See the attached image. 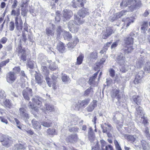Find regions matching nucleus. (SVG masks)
<instances>
[{
    "mask_svg": "<svg viewBox=\"0 0 150 150\" xmlns=\"http://www.w3.org/2000/svg\"><path fill=\"white\" fill-rule=\"evenodd\" d=\"M104 125H105V126H107L109 128L107 129V127L103 128V126H101V127L103 129L102 131L103 133H106L107 134L108 137H111L112 136V134L110 133L109 132L112 130L113 127H112L111 125L110 124H107L106 123H105Z\"/></svg>",
    "mask_w": 150,
    "mask_h": 150,
    "instance_id": "nucleus-13",
    "label": "nucleus"
},
{
    "mask_svg": "<svg viewBox=\"0 0 150 150\" xmlns=\"http://www.w3.org/2000/svg\"><path fill=\"white\" fill-rule=\"evenodd\" d=\"M19 115L22 118L24 119H28L29 118L28 114L26 112L25 109L23 108H21L19 109Z\"/></svg>",
    "mask_w": 150,
    "mask_h": 150,
    "instance_id": "nucleus-16",
    "label": "nucleus"
},
{
    "mask_svg": "<svg viewBox=\"0 0 150 150\" xmlns=\"http://www.w3.org/2000/svg\"><path fill=\"white\" fill-rule=\"evenodd\" d=\"M64 38H71V34L69 32L67 31H64L62 33Z\"/></svg>",
    "mask_w": 150,
    "mask_h": 150,
    "instance_id": "nucleus-52",
    "label": "nucleus"
},
{
    "mask_svg": "<svg viewBox=\"0 0 150 150\" xmlns=\"http://www.w3.org/2000/svg\"><path fill=\"white\" fill-rule=\"evenodd\" d=\"M27 66L30 69H33L34 67V64L33 62L30 61L28 62Z\"/></svg>",
    "mask_w": 150,
    "mask_h": 150,
    "instance_id": "nucleus-61",
    "label": "nucleus"
},
{
    "mask_svg": "<svg viewBox=\"0 0 150 150\" xmlns=\"http://www.w3.org/2000/svg\"><path fill=\"white\" fill-rule=\"evenodd\" d=\"M136 111L135 112V115L137 117H141L145 115L142 108L140 106L136 108Z\"/></svg>",
    "mask_w": 150,
    "mask_h": 150,
    "instance_id": "nucleus-20",
    "label": "nucleus"
},
{
    "mask_svg": "<svg viewBox=\"0 0 150 150\" xmlns=\"http://www.w3.org/2000/svg\"><path fill=\"white\" fill-rule=\"evenodd\" d=\"M41 70L42 73L45 76H48L49 73V70L46 66H42L41 67Z\"/></svg>",
    "mask_w": 150,
    "mask_h": 150,
    "instance_id": "nucleus-37",
    "label": "nucleus"
},
{
    "mask_svg": "<svg viewBox=\"0 0 150 150\" xmlns=\"http://www.w3.org/2000/svg\"><path fill=\"white\" fill-rule=\"evenodd\" d=\"M146 59L144 57H142V55H140L137 61L136 64L135 66V68L140 69L142 68Z\"/></svg>",
    "mask_w": 150,
    "mask_h": 150,
    "instance_id": "nucleus-12",
    "label": "nucleus"
},
{
    "mask_svg": "<svg viewBox=\"0 0 150 150\" xmlns=\"http://www.w3.org/2000/svg\"><path fill=\"white\" fill-rule=\"evenodd\" d=\"M69 42L67 44L68 47L71 50L79 42L78 38H67Z\"/></svg>",
    "mask_w": 150,
    "mask_h": 150,
    "instance_id": "nucleus-8",
    "label": "nucleus"
},
{
    "mask_svg": "<svg viewBox=\"0 0 150 150\" xmlns=\"http://www.w3.org/2000/svg\"><path fill=\"white\" fill-rule=\"evenodd\" d=\"M22 95L25 100H29L30 99L29 96H31L32 95V89L29 88H26L23 91Z\"/></svg>",
    "mask_w": 150,
    "mask_h": 150,
    "instance_id": "nucleus-9",
    "label": "nucleus"
},
{
    "mask_svg": "<svg viewBox=\"0 0 150 150\" xmlns=\"http://www.w3.org/2000/svg\"><path fill=\"white\" fill-rule=\"evenodd\" d=\"M33 126L35 129L38 130H39L41 129V125L39 123L36 121L35 119H33L31 121Z\"/></svg>",
    "mask_w": 150,
    "mask_h": 150,
    "instance_id": "nucleus-28",
    "label": "nucleus"
},
{
    "mask_svg": "<svg viewBox=\"0 0 150 150\" xmlns=\"http://www.w3.org/2000/svg\"><path fill=\"white\" fill-rule=\"evenodd\" d=\"M35 82L40 85H41L43 82L41 76L39 74H37L35 76Z\"/></svg>",
    "mask_w": 150,
    "mask_h": 150,
    "instance_id": "nucleus-32",
    "label": "nucleus"
},
{
    "mask_svg": "<svg viewBox=\"0 0 150 150\" xmlns=\"http://www.w3.org/2000/svg\"><path fill=\"white\" fill-rule=\"evenodd\" d=\"M77 139L78 138L76 135H72L69 136L66 140L68 142L74 143L77 141Z\"/></svg>",
    "mask_w": 150,
    "mask_h": 150,
    "instance_id": "nucleus-27",
    "label": "nucleus"
},
{
    "mask_svg": "<svg viewBox=\"0 0 150 150\" xmlns=\"http://www.w3.org/2000/svg\"><path fill=\"white\" fill-rule=\"evenodd\" d=\"M32 103L29 102L28 103V107L29 108L32 109L38 112L39 110V108H40L41 109H42L41 108L42 105V103L38 99V98L36 97H33L32 99Z\"/></svg>",
    "mask_w": 150,
    "mask_h": 150,
    "instance_id": "nucleus-4",
    "label": "nucleus"
},
{
    "mask_svg": "<svg viewBox=\"0 0 150 150\" xmlns=\"http://www.w3.org/2000/svg\"><path fill=\"white\" fill-rule=\"evenodd\" d=\"M127 12V11L126 10H124L121 11L119 13L117 14V17L120 18L122 16H123L125 15Z\"/></svg>",
    "mask_w": 150,
    "mask_h": 150,
    "instance_id": "nucleus-51",
    "label": "nucleus"
},
{
    "mask_svg": "<svg viewBox=\"0 0 150 150\" xmlns=\"http://www.w3.org/2000/svg\"><path fill=\"white\" fill-rule=\"evenodd\" d=\"M68 28L70 31L74 33L77 32L78 30L79 25L73 21H70L68 24Z\"/></svg>",
    "mask_w": 150,
    "mask_h": 150,
    "instance_id": "nucleus-7",
    "label": "nucleus"
},
{
    "mask_svg": "<svg viewBox=\"0 0 150 150\" xmlns=\"http://www.w3.org/2000/svg\"><path fill=\"white\" fill-rule=\"evenodd\" d=\"M103 35L106 37L110 35L113 32L112 28L108 27L106 28V31L103 32Z\"/></svg>",
    "mask_w": 150,
    "mask_h": 150,
    "instance_id": "nucleus-30",
    "label": "nucleus"
},
{
    "mask_svg": "<svg viewBox=\"0 0 150 150\" xmlns=\"http://www.w3.org/2000/svg\"><path fill=\"white\" fill-rule=\"evenodd\" d=\"M144 69L145 71L147 73L150 72V62H147L145 65Z\"/></svg>",
    "mask_w": 150,
    "mask_h": 150,
    "instance_id": "nucleus-40",
    "label": "nucleus"
},
{
    "mask_svg": "<svg viewBox=\"0 0 150 150\" xmlns=\"http://www.w3.org/2000/svg\"><path fill=\"white\" fill-rule=\"evenodd\" d=\"M89 10L87 8H83L79 10L77 14H74V19L79 24H82L84 22L83 18L87 15Z\"/></svg>",
    "mask_w": 150,
    "mask_h": 150,
    "instance_id": "nucleus-2",
    "label": "nucleus"
},
{
    "mask_svg": "<svg viewBox=\"0 0 150 150\" xmlns=\"http://www.w3.org/2000/svg\"><path fill=\"white\" fill-rule=\"evenodd\" d=\"M90 99L87 98L82 100L80 103L81 106L84 108L90 102Z\"/></svg>",
    "mask_w": 150,
    "mask_h": 150,
    "instance_id": "nucleus-38",
    "label": "nucleus"
},
{
    "mask_svg": "<svg viewBox=\"0 0 150 150\" xmlns=\"http://www.w3.org/2000/svg\"><path fill=\"white\" fill-rule=\"evenodd\" d=\"M20 14V12L19 10V8H18L16 11H15L14 9H13L11 13V15H13L14 16H16L17 17L18 16H19Z\"/></svg>",
    "mask_w": 150,
    "mask_h": 150,
    "instance_id": "nucleus-43",
    "label": "nucleus"
},
{
    "mask_svg": "<svg viewBox=\"0 0 150 150\" xmlns=\"http://www.w3.org/2000/svg\"><path fill=\"white\" fill-rule=\"evenodd\" d=\"M110 75L112 77H113L115 75V71L112 68L110 69L109 70Z\"/></svg>",
    "mask_w": 150,
    "mask_h": 150,
    "instance_id": "nucleus-60",
    "label": "nucleus"
},
{
    "mask_svg": "<svg viewBox=\"0 0 150 150\" xmlns=\"http://www.w3.org/2000/svg\"><path fill=\"white\" fill-rule=\"evenodd\" d=\"M21 69L20 67L18 66L15 67L13 69V72H14V74H18L19 72L20 71Z\"/></svg>",
    "mask_w": 150,
    "mask_h": 150,
    "instance_id": "nucleus-55",
    "label": "nucleus"
},
{
    "mask_svg": "<svg viewBox=\"0 0 150 150\" xmlns=\"http://www.w3.org/2000/svg\"><path fill=\"white\" fill-rule=\"evenodd\" d=\"M9 62V59H8L5 61H2L1 63H0V65L2 67L6 65V64L8 63Z\"/></svg>",
    "mask_w": 150,
    "mask_h": 150,
    "instance_id": "nucleus-59",
    "label": "nucleus"
},
{
    "mask_svg": "<svg viewBox=\"0 0 150 150\" xmlns=\"http://www.w3.org/2000/svg\"><path fill=\"white\" fill-rule=\"evenodd\" d=\"M97 53L96 52H92L90 53L88 58L91 60L93 59H96L97 58Z\"/></svg>",
    "mask_w": 150,
    "mask_h": 150,
    "instance_id": "nucleus-42",
    "label": "nucleus"
},
{
    "mask_svg": "<svg viewBox=\"0 0 150 150\" xmlns=\"http://www.w3.org/2000/svg\"><path fill=\"white\" fill-rule=\"evenodd\" d=\"M63 32L62 29L61 27L60 26H59L58 27V28L57 30V38L60 37V35L61 33H63Z\"/></svg>",
    "mask_w": 150,
    "mask_h": 150,
    "instance_id": "nucleus-50",
    "label": "nucleus"
},
{
    "mask_svg": "<svg viewBox=\"0 0 150 150\" xmlns=\"http://www.w3.org/2000/svg\"><path fill=\"white\" fill-rule=\"evenodd\" d=\"M125 57L122 53L119 54L117 56L115 60L120 65H123L125 63Z\"/></svg>",
    "mask_w": 150,
    "mask_h": 150,
    "instance_id": "nucleus-14",
    "label": "nucleus"
},
{
    "mask_svg": "<svg viewBox=\"0 0 150 150\" xmlns=\"http://www.w3.org/2000/svg\"><path fill=\"white\" fill-rule=\"evenodd\" d=\"M143 150H150V146L148 143L144 140L140 141Z\"/></svg>",
    "mask_w": 150,
    "mask_h": 150,
    "instance_id": "nucleus-29",
    "label": "nucleus"
},
{
    "mask_svg": "<svg viewBox=\"0 0 150 150\" xmlns=\"http://www.w3.org/2000/svg\"><path fill=\"white\" fill-rule=\"evenodd\" d=\"M14 28V23L13 22H11L9 23V29L10 30H13Z\"/></svg>",
    "mask_w": 150,
    "mask_h": 150,
    "instance_id": "nucleus-62",
    "label": "nucleus"
},
{
    "mask_svg": "<svg viewBox=\"0 0 150 150\" xmlns=\"http://www.w3.org/2000/svg\"><path fill=\"white\" fill-rule=\"evenodd\" d=\"M128 139L132 141V143L134 144V146L136 147H141L139 144V141L137 140L136 138L134 136L128 135L127 136Z\"/></svg>",
    "mask_w": 150,
    "mask_h": 150,
    "instance_id": "nucleus-19",
    "label": "nucleus"
},
{
    "mask_svg": "<svg viewBox=\"0 0 150 150\" xmlns=\"http://www.w3.org/2000/svg\"><path fill=\"white\" fill-rule=\"evenodd\" d=\"M84 56L82 54H80L77 57L76 64L79 65L81 64L82 62Z\"/></svg>",
    "mask_w": 150,
    "mask_h": 150,
    "instance_id": "nucleus-39",
    "label": "nucleus"
},
{
    "mask_svg": "<svg viewBox=\"0 0 150 150\" xmlns=\"http://www.w3.org/2000/svg\"><path fill=\"white\" fill-rule=\"evenodd\" d=\"M93 89L91 87L85 91L84 95L85 96L89 95L91 96L93 94Z\"/></svg>",
    "mask_w": 150,
    "mask_h": 150,
    "instance_id": "nucleus-33",
    "label": "nucleus"
},
{
    "mask_svg": "<svg viewBox=\"0 0 150 150\" xmlns=\"http://www.w3.org/2000/svg\"><path fill=\"white\" fill-rule=\"evenodd\" d=\"M3 104L4 106L9 108L12 107V104L9 100L6 99L3 100Z\"/></svg>",
    "mask_w": 150,
    "mask_h": 150,
    "instance_id": "nucleus-35",
    "label": "nucleus"
},
{
    "mask_svg": "<svg viewBox=\"0 0 150 150\" xmlns=\"http://www.w3.org/2000/svg\"><path fill=\"white\" fill-rule=\"evenodd\" d=\"M1 137L2 138L0 139V141L2 142V144L6 147H9L11 142V140L8 138H4V136H2Z\"/></svg>",
    "mask_w": 150,
    "mask_h": 150,
    "instance_id": "nucleus-23",
    "label": "nucleus"
},
{
    "mask_svg": "<svg viewBox=\"0 0 150 150\" xmlns=\"http://www.w3.org/2000/svg\"><path fill=\"white\" fill-rule=\"evenodd\" d=\"M133 38H125L124 40V43L123 45V50L125 53H131L133 50Z\"/></svg>",
    "mask_w": 150,
    "mask_h": 150,
    "instance_id": "nucleus-3",
    "label": "nucleus"
},
{
    "mask_svg": "<svg viewBox=\"0 0 150 150\" xmlns=\"http://www.w3.org/2000/svg\"><path fill=\"white\" fill-rule=\"evenodd\" d=\"M72 6L73 7L76 8L77 6L79 7H83L85 4L86 3V0H78L76 1L73 0L72 1Z\"/></svg>",
    "mask_w": 150,
    "mask_h": 150,
    "instance_id": "nucleus-10",
    "label": "nucleus"
},
{
    "mask_svg": "<svg viewBox=\"0 0 150 150\" xmlns=\"http://www.w3.org/2000/svg\"><path fill=\"white\" fill-rule=\"evenodd\" d=\"M15 147L17 149H22L24 148L23 146L20 144H16L15 145Z\"/></svg>",
    "mask_w": 150,
    "mask_h": 150,
    "instance_id": "nucleus-64",
    "label": "nucleus"
},
{
    "mask_svg": "<svg viewBox=\"0 0 150 150\" xmlns=\"http://www.w3.org/2000/svg\"><path fill=\"white\" fill-rule=\"evenodd\" d=\"M135 18L134 17H130L124 18L122 21L124 22L125 25H126V28H128L131 23L134 22Z\"/></svg>",
    "mask_w": 150,
    "mask_h": 150,
    "instance_id": "nucleus-15",
    "label": "nucleus"
},
{
    "mask_svg": "<svg viewBox=\"0 0 150 150\" xmlns=\"http://www.w3.org/2000/svg\"><path fill=\"white\" fill-rule=\"evenodd\" d=\"M48 62L50 64L49 68L51 70L53 71L56 70L58 67L54 62H52L51 60L48 61Z\"/></svg>",
    "mask_w": 150,
    "mask_h": 150,
    "instance_id": "nucleus-31",
    "label": "nucleus"
},
{
    "mask_svg": "<svg viewBox=\"0 0 150 150\" xmlns=\"http://www.w3.org/2000/svg\"><path fill=\"white\" fill-rule=\"evenodd\" d=\"M99 71L95 73L93 76L91 77L89 80L88 82L91 85L94 86L96 85V83L95 82L94 80L97 77V75L98 74Z\"/></svg>",
    "mask_w": 150,
    "mask_h": 150,
    "instance_id": "nucleus-26",
    "label": "nucleus"
},
{
    "mask_svg": "<svg viewBox=\"0 0 150 150\" xmlns=\"http://www.w3.org/2000/svg\"><path fill=\"white\" fill-rule=\"evenodd\" d=\"M127 67V66L126 65L124 64L123 65H120V71L122 73H125L127 71L128 69Z\"/></svg>",
    "mask_w": 150,
    "mask_h": 150,
    "instance_id": "nucleus-44",
    "label": "nucleus"
},
{
    "mask_svg": "<svg viewBox=\"0 0 150 150\" xmlns=\"http://www.w3.org/2000/svg\"><path fill=\"white\" fill-rule=\"evenodd\" d=\"M48 76H46L45 77V79L49 86L51 87L52 84V82L50 81V79Z\"/></svg>",
    "mask_w": 150,
    "mask_h": 150,
    "instance_id": "nucleus-57",
    "label": "nucleus"
},
{
    "mask_svg": "<svg viewBox=\"0 0 150 150\" xmlns=\"http://www.w3.org/2000/svg\"><path fill=\"white\" fill-rule=\"evenodd\" d=\"M114 144L115 145L116 150H122L117 140L114 141Z\"/></svg>",
    "mask_w": 150,
    "mask_h": 150,
    "instance_id": "nucleus-54",
    "label": "nucleus"
},
{
    "mask_svg": "<svg viewBox=\"0 0 150 150\" xmlns=\"http://www.w3.org/2000/svg\"><path fill=\"white\" fill-rule=\"evenodd\" d=\"M111 96L112 98H116L117 99L118 101L116 102V104L118 106L121 105L122 97L120 93V90L118 89H113L111 92Z\"/></svg>",
    "mask_w": 150,
    "mask_h": 150,
    "instance_id": "nucleus-5",
    "label": "nucleus"
},
{
    "mask_svg": "<svg viewBox=\"0 0 150 150\" xmlns=\"http://www.w3.org/2000/svg\"><path fill=\"white\" fill-rule=\"evenodd\" d=\"M63 17L66 20L70 19L73 15L71 11L69 10L65 9L62 11Z\"/></svg>",
    "mask_w": 150,
    "mask_h": 150,
    "instance_id": "nucleus-17",
    "label": "nucleus"
},
{
    "mask_svg": "<svg viewBox=\"0 0 150 150\" xmlns=\"http://www.w3.org/2000/svg\"><path fill=\"white\" fill-rule=\"evenodd\" d=\"M15 24L16 28L18 30H20L22 29L23 23L21 18L16 17L15 18Z\"/></svg>",
    "mask_w": 150,
    "mask_h": 150,
    "instance_id": "nucleus-18",
    "label": "nucleus"
},
{
    "mask_svg": "<svg viewBox=\"0 0 150 150\" xmlns=\"http://www.w3.org/2000/svg\"><path fill=\"white\" fill-rule=\"evenodd\" d=\"M100 142V146L97 142L95 146L92 147L91 150H108L105 142L103 140H101Z\"/></svg>",
    "mask_w": 150,
    "mask_h": 150,
    "instance_id": "nucleus-6",
    "label": "nucleus"
},
{
    "mask_svg": "<svg viewBox=\"0 0 150 150\" xmlns=\"http://www.w3.org/2000/svg\"><path fill=\"white\" fill-rule=\"evenodd\" d=\"M88 133V137L89 140L91 142H93L95 139V135L91 127H89Z\"/></svg>",
    "mask_w": 150,
    "mask_h": 150,
    "instance_id": "nucleus-22",
    "label": "nucleus"
},
{
    "mask_svg": "<svg viewBox=\"0 0 150 150\" xmlns=\"http://www.w3.org/2000/svg\"><path fill=\"white\" fill-rule=\"evenodd\" d=\"M144 72L142 71H141L139 72L138 74L136 75L137 78H142L143 76V74Z\"/></svg>",
    "mask_w": 150,
    "mask_h": 150,
    "instance_id": "nucleus-58",
    "label": "nucleus"
},
{
    "mask_svg": "<svg viewBox=\"0 0 150 150\" xmlns=\"http://www.w3.org/2000/svg\"><path fill=\"white\" fill-rule=\"evenodd\" d=\"M62 80L63 82H66L69 80V77L65 74L63 75L62 77Z\"/></svg>",
    "mask_w": 150,
    "mask_h": 150,
    "instance_id": "nucleus-48",
    "label": "nucleus"
},
{
    "mask_svg": "<svg viewBox=\"0 0 150 150\" xmlns=\"http://www.w3.org/2000/svg\"><path fill=\"white\" fill-rule=\"evenodd\" d=\"M97 106V101L94 100L91 103L90 105L86 108V109L88 112H91L92 111L94 108Z\"/></svg>",
    "mask_w": 150,
    "mask_h": 150,
    "instance_id": "nucleus-21",
    "label": "nucleus"
},
{
    "mask_svg": "<svg viewBox=\"0 0 150 150\" xmlns=\"http://www.w3.org/2000/svg\"><path fill=\"white\" fill-rule=\"evenodd\" d=\"M47 133L49 135H54L56 134L54 129L49 128L47 131Z\"/></svg>",
    "mask_w": 150,
    "mask_h": 150,
    "instance_id": "nucleus-46",
    "label": "nucleus"
},
{
    "mask_svg": "<svg viewBox=\"0 0 150 150\" xmlns=\"http://www.w3.org/2000/svg\"><path fill=\"white\" fill-rule=\"evenodd\" d=\"M6 94L4 91L3 90L0 91V98H4L5 97Z\"/></svg>",
    "mask_w": 150,
    "mask_h": 150,
    "instance_id": "nucleus-63",
    "label": "nucleus"
},
{
    "mask_svg": "<svg viewBox=\"0 0 150 150\" xmlns=\"http://www.w3.org/2000/svg\"><path fill=\"white\" fill-rule=\"evenodd\" d=\"M147 24V22H144L141 28V30H142V32L144 33L146 30V26Z\"/></svg>",
    "mask_w": 150,
    "mask_h": 150,
    "instance_id": "nucleus-49",
    "label": "nucleus"
},
{
    "mask_svg": "<svg viewBox=\"0 0 150 150\" xmlns=\"http://www.w3.org/2000/svg\"><path fill=\"white\" fill-rule=\"evenodd\" d=\"M129 5L130 6L129 7L128 11L131 12L139 8L142 6L140 0H123L120 4V6L122 8H124Z\"/></svg>",
    "mask_w": 150,
    "mask_h": 150,
    "instance_id": "nucleus-1",
    "label": "nucleus"
},
{
    "mask_svg": "<svg viewBox=\"0 0 150 150\" xmlns=\"http://www.w3.org/2000/svg\"><path fill=\"white\" fill-rule=\"evenodd\" d=\"M41 123L42 125L45 127H49L51 126V123L49 122V120H48L47 122L43 121Z\"/></svg>",
    "mask_w": 150,
    "mask_h": 150,
    "instance_id": "nucleus-47",
    "label": "nucleus"
},
{
    "mask_svg": "<svg viewBox=\"0 0 150 150\" xmlns=\"http://www.w3.org/2000/svg\"><path fill=\"white\" fill-rule=\"evenodd\" d=\"M16 78L14 72H9L6 75V80L9 83H12L14 82Z\"/></svg>",
    "mask_w": 150,
    "mask_h": 150,
    "instance_id": "nucleus-11",
    "label": "nucleus"
},
{
    "mask_svg": "<svg viewBox=\"0 0 150 150\" xmlns=\"http://www.w3.org/2000/svg\"><path fill=\"white\" fill-rule=\"evenodd\" d=\"M145 133L146 134V136L147 137V139L150 140V134L149 133V129L148 127H146L145 128Z\"/></svg>",
    "mask_w": 150,
    "mask_h": 150,
    "instance_id": "nucleus-56",
    "label": "nucleus"
},
{
    "mask_svg": "<svg viewBox=\"0 0 150 150\" xmlns=\"http://www.w3.org/2000/svg\"><path fill=\"white\" fill-rule=\"evenodd\" d=\"M142 120V123L144 124L145 125H147V124L148 123V120L146 117H145V115L141 117Z\"/></svg>",
    "mask_w": 150,
    "mask_h": 150,
    "instance_id": "nucleus-53",
    "label": "nucleus"
},
{
    "mask_svg": "<svg viewBox=\"0 0 150 150\" xmlns=\"http://www.w3.org/2000/svg\"><path fill=\"white\" fill-rule=\"evenodd\" d=\"M133 99L134 101L137 105L141 104V97L137 96H133Z\"/></svg>",
    "mask_w": 150,
    "mask_h": 150,
    "instance_id": "nucleus-36",
    "label": "nucleus"
},
{
    "mask_svg": "<svg viewBox=\"0 0 150 150\" xmlns=\"http://www.w3.org/2000/svg\"><path fill=\"white\" fill-rule=\"evenodd\" d=\"M46 110L50 112L53 111L54 110V106L52 105H46Z\"/></svg>",
    "mask_w": 150,
    "mask_h": 150,
    "instance_id": "nucleus-45",
    "label": "nucleus"
},
{
    "mask_svg": "<svg viewBox=\"0 0 150 150\" xmlns=\"http://www.w3.org/2000/svg\"><path fill=\"white\" fill-rule=\"evenodd\" d=\"M57 47V50L61 53H63L65 51L66 48L64 44L61 41H59L58 43Z\"/></svg>",
    "mask_w": 150,
    "mask_h": 150,
    "instance_id": "nucleus-24",
    "label": "nucleus"
},
{
    "mask_svg": "<svg viewBox=\"0 0 150 150\" xmlns=\"http://www.w3.org/2000/svg\"><path fill=\"white\" fill-rule=\"evenodd\" d=\"M46 34L49 37H54V33L51 28H47L46 29Z\"/></svg>",
    "mask_w": 150,
    "mask_h": 150,
    "instance_id": "nucleus-41",
    "label": "nucleus"
},
{
    "mask_svg": "<svg viewBox=\"0 0 150 150\" xmlns=\"http://www.w3.org/2000/svg\"><path fill=\"white\" fill-rule=\"evenodd\" d=\"M19 54V55L20 56L21 59V60H23V61L26 60V54L24 50H20Z\"/></svg>",
    "mask_w": 150,
    "mask_h": 150,
    "instance_id": "nucleus-34",
    "label": "nucleus"
},
{
    "mask_svg": "<svg viewBox=\"0 0 150 150\" xmlns=\"http://www.w3.org/2000/svg\"><path fill=\"white\" fill-rule=\"evenodd\" d=\"M22 41H24L25 43H26V42H27V44L28 43V41H29V42H33L34 41L33 40H32L31 39V38H28V39H27V38H22V39H21L20 40L19 45H18V48H17V50L18 51L19 54V52H20V50H24L23 49H22V47H21V42Z\"/></svg>",
    "mask_w": 150,
    "mask_h": 150,
    "instance_id": "nucleus-25",
    "label": "nucleus"
}]
</instances>
